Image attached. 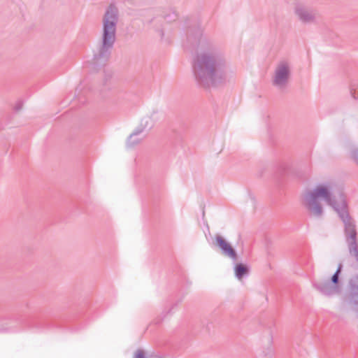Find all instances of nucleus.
<instances>
[{
  "label": "nucleus",
  "mask_w": 358,
  "mask_h": 358,
  "mask_svg": "<svg viewBox=\"0 0 358 358\" xmlns=\"http://www.w3.org/2000/svg\"><path fill=\"white\" fill-rule=\"evenodd\" d=\"M135 358H162L158 355H150L149 357H145L144 352L141 350H138L135 354Z\"/></svg>",
  "instance_id": "12"
},
{
  "label": "nucleus",
  "mask_w": 358,
  "mask_h": 358,
  "mask_svg": "<svg viewBox=\"0 0 358 358\" xmlns=\"http://www.w3.org/2000/svg\"><path fill=\"white\" fill-rule=\"evenodd\" d=\"M248 267L243 264H237L234 267L235 276L238 280H241L244 275H248Z\"/></svg>",
  "instance_id": "9"
},
{
  "label": "nucleus",
  "mask_w": 358,
  "mask_h": 358,
  "mask_svg": "<svg viewBox=\"0 0 358 358\" xmlns=\"http://www.w3.org/2000/svg\"><path fill=\"white\" fill-rule=\"evenodd\" d=\"M294 13L297 19L303 24L315 23L318 15L315 9L308 7L302 3H295Z\"/></svg>",
  "instance_id": "7"
},
{
  "label": "nucleus",
  "mask_w": 358,
  "mask_h": 358,
  "mask_svg": "<svg viewBox=\"0 0 358 358\" xmlns=\"http://www.w3.org/2000/svg\"><path fill=\"white\" fill-rule=\"evenodd\" d=\"M292 76V63L288 59H281L275 65L272 76V84L278 89L287 87Z\"/></svg>",
  "instance_id": "5"
},
{
  "label": "nucleus",
  "mask_w": 358,
  "mask_h": 358,
  "mask_svg": "<svg viewBox=\"0 0 358 358\" xmlns=\"http://www.w3.org/2000/svg\"><path fill=\"white\" fill-rule=\"evenodd\" d=\"M322 201L331 206L341 219L344 224L345 236L349 252L358 262L356 225L349 214L345 196L342 192L336 194L334 192V185L330 182L317 185L303 194L302 204L303 207L310 216L317 219L322 218L324 215Z\"/></svg>",
  "instance_id": "2"
},
{
  "label": "nucleus",
  "mask_w": 358,
  "mask_h": 358,
  "mask_svg": "<svg viewBox=\"0 0 358 358\" xmlns=\"http://www.w3.org/2000/svg\"><path fill=\"white\" fill-rule=\"evenodd\" d=\"M349 156L358 166V146L352 147L349 151Z\"/></svg>",
  "instance_id": "10"
},
{
  "label": "nucleus",
  "mask_w": 358,
  "mask_h": 358,
  "mask_svg": "<svg viewBox=\"0 0 358 358\" xmlns=\"http://www.w3.org/2000/svg\"><path fill=\"white\" fill-rule=\"evenodd\" d=\"M152 126V122L151 117L145 116L142 118L139 125L127 138L126 141L127 147L128 148H132L141 143L147 136L145 132L146 129L150 128Z\"/></svg>",
  "instance_id": "6"
},
{
  "label": "nucleus",
  "mask_w": 358,
  "mask_h": 358,
  "mask_svg": "<svg viewBox=\"0 0 358 358\" xmlns=\"http://www.w3.org/2000/svg\"><path fill=\"white\" fill-rule=\"evenodd\" d=\"M118 20V9L115 5L110 4L102 17L99 43L94 53V60L96 64H104L110 58L116 41Z\"/></svg>",
  "instance_id": "3"
},
{
  "label": "nucleus",
  "mask_w": 358,
  "mask_h": 358,
  "mask_svg": "<svg viewBox=\"0 0 358 358\" xmlns=\"http://www.w3.org/2000/svg\"><path fill=\"white\" fill-rule=\"evenodd\" d=\"M188 39L196 52L193 69L196 81L200 86L205 88L221 87L234 78V69L201 30L192 33Z\"/></svg>",
  "instance_id": "1"
},
{
  "label": "nucleus",
  "mask_w": 358,
  "mask_h": 358,
  "mask_svg": "<svg viewBox=\"0 0 358 358\" xmlns=\"http://www.w3.org/2000/svg\"><path fill=\"white\" fill-rule=\"evenodd\" d=\"M357 278H358V276H357Z\"/></svg>",
  "instance_id": "13"
},
{
  "label": "nucleus",
  "mask_w": 358,
  "mask_h": 358,
  "mask_svg": "<svg viewBox=\"0 0 358 358\" xmlns=\"http://www.w3.org/2000/svg\"><path fill=\"white\" fill-rule=\"evenodd\" d=\"M343 264L340 263L336 271L331 278L327 279H318L313 282V287L321 294L326 296H333L340 293L341 289L338 285L339 275L341 273Z\"/></svg>",
  "instance_id": "4"
},
{
  "label": "nucleus",
  "mask_w": 358,
  "mask_h": 358,
  "mask_svg": "<svg viewBox=\"0 0 358 358\" xmlns=\"http://www.w3.org/2000/svg\"><path fill=\"white\" fill-rule=\"evenodd\" d=\"M349 156L358 166V146L352 147L349 151Z\"/></svg>",
  "instance_id": "11"
},
{
  "label": "nucleus",
  "mask_w": 358,
  "mask_h": 358,
  "mask_svg": "<svg viewBox=\"0 0 358 358\" xmlns=\"http://www.w3.org/2000/svg\"><path fill=\"white\" fill-rule=\"evenodd\" d=\"M214 244L221 250L222 254L224 256L229 258L234 262H236L238 260L236 251L222 236L220 235H216L214 240Z\"/></svg>",
  "instance_id": "8"
}]
</instances>
